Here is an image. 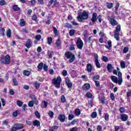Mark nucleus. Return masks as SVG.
<instances>
[{
	"mask_svg": "<svg viewBox=\"0 0 131 131\" xmlns=\"http://www.w3.org/2000/svg\"><path fill=\"white\" fill-rule=\"evenodd\" d=\"M64 59L65 61L69 60V63H73L75 60V55L70 51H67L64 53Z\"/></svg>",
	"mask_w": 131,
	"mask_h": 131,
	"instance_id": "nucleus-1",
	"label": "nucleus"
},
{
	"mask_svg": "<svg viewBox=\"0 0 131 131\" xmlns=\"http://www.w3.org/2000/svg\"><path fill=\"white\" fill-rule=\"evenodd\" d=\"M89 18V12L84 10L82 13L79 12L77 19L79 22H82V20H86Z\"/></svg>",
	"mask_w": 131,
	"mask_h": 131,
	"instance_id": "nucleus-2",
	"label": "nucleus"
},
{
	"mask_svg": "<svg viewBox=\"0 0 131 131\" xmlns=\"http://www.w3.org/2000/svg\"><path fill=\"white\" fill-rule=\"evenodd\" d=\"M62 83V79L60 76H57L56 78L54 77L52 81V83L55 85L56 89H60L61 83Z\"/></svg>",
	"mask_w": 131,
	"mask_h": 131,
	"instance_id": "nucleus-3",
	"label": "nucleus"
},
{
	"mask_svg": "<svg viewBox=\"0 0 131 131\" xmlns=\"http://www.w3.org/2000/svg\"><path fill=\"white\" fill-rule=\"evenodd\" d=\"M98 20V21L99 23H102V21L103 19H102V15H99L98 16V14L96 12H93L92 14V17L91 19V20L92 21V23L93 24H95L96 22H97V20Z\"/></svg>",
	"mask_w": 131,
	"mask_h": 131,
	"instance_id": "nucleus-4",
	"label": "nucleus"
},
{
	"mask_svg": "<svg viewBox=\"0 0 131 131\" xmlns=\"http://www.w3.org/2000/svg\"><path fill=\"white\" fill-rule=\"evenodd\" d=\"M121 30V26L120 25H117L116 28V30L114 31V37L116 40L118 41L119 40V32Z\"/></svg>",
	"mask_w": 131,
	"mask_h": 131,
	"instance_id": "nucleus-5",
	"label": "nucleus"
},
{
	"mask_svg": "<svg viewBox=\"0 0 131 131\" xmlns=\"http://www.w3.org/2000/svg\"><path fill=\"white\" fill-rule=\"evenodd\" d=\"M0 61L3 64H10V62H11V57H10L9 54H7L5 57L2 58Z\"/></svg>",
	"mask_w": 131,
	"mask_h": 131,
	"instance_id": "nucleus-6",
	"label": "nucleus"
},
{
	"mask_svg": "<svg viewBox=\"0 0 131 131\" xmlns=\"http://www.w3.org/2000/svg\"><path fill=\"white\" fill-rule=\"evenodd\" d=\"M23 127H24V125L22 124H14L13 126L12 127L11 131L19 130V129H22Z\"/></svg>",
	"mask_w": 131,
	"mask_h": 131,
	"instance_id": "nucleus-7",
	"label": "nucleus"
},
{
	"mask_svg": "<svg viewBox=\"0 0 131 131\" xmlns=\"http://www.w3.org/2000/svg\"><path fill=\"white\" fill-rule=\"evenodd\" d=\"M65 82L68 89H72L73 84L72 82L70 80V78L68 77H67L65 79Z\"/></svg>",
	"mask_w": 131,
	"mask_h": 131,
	"instance_id": "nucleus-8",
	"label": "nucleus"
},
{
	"mask_svg": "<svg viewBox=\"0 0 131 131\" xmlns=\"http://www.w3.org/2000/svg\"><path fill=\"white\" fill-rule=\"evenodd\" d=\"M94 57L95 58V63L97 68H101V66L100 64V62H99V56L98 54L94 53Z\"/></svg>",
	"mask_w": 131,
	"mask_h": 131,
	"instance_id": "nucleus-9",
	"label": "nucleus"
},
{
	"mask_svg": "<svg viewBox=\"0 0 131 131\" xmlns=\"http://www.w3.org/2000/svg\"><path fill=\"white\" fill-rule=\"evenodd\" d=\"M76 45L79 50H82V47H83V42L80 38H79L77 39L76 42Z\"/></svg>",
	"mask_w": 131,
	"mask_h": 131,
	"instance_id": "nucleus-10",
	"label": "nucleus"
},
{
	"mask_svg": "<svg viewBox=\"0 0 131 131\" xmlns=\"http://www.w3.org/2000/svg\"><path fill=\"white\" fill-rule=\"evenodd\" d=\"M110 24L112 25V26H116V25H118V22H117V20L115 19L114 18L110 17L108 19Z\"/></svg>",
	"mask_w": 131,
	"mask_h": 131,
	"instance_id": "nucleus-11",
	"label": "nucleus"
},
{
	"mask_svg": "<svg viewBox=\"0 0 131 131\" xmlns=\"http://www.w3.org/2000/svg\"><path fill=\"white\" fill-rule=\"evenodd\" d=\"M120 117L122 121H126L128 119V116L125 114H121L120 115Z\"/></svg>",
	"mask_w": 131,
	"mask_h": 131,
	"instance_id": "nucleus-12",
	"label": "nucleus"
},
{
	"mask_svg": "<svg viewBox=\"0 0 131 131\" xmlns=\"http://www.w3.org/2000/svg\"><path fill=\"white\" fill-rule=\"evenodd\" d=\"M66 117H65V115L59 114L58 115V119L59 120L60 122H64L65 121Z\"/></svg>",
	"mask_w": 131,
	"mask_h": 131,
	"instance_id": "nucleus-13",
	"label": "nucleus"
},
{
	"mask_svg": "<svg viewBox=\"0 0 131 131\" xmlns=\"http://www.w3.org/2000/svg\"><path fill=\"white\" fill-rule=\"evenodd\" d=\"M91 89V85L90 83H85L83 86H82V90L83 91H89Z\"/></svg>",
	"mask_w": 131,
	"mask_h": 131,
	"instance_id": "nucleus-14",
	"label": "nucleus"
},
{
	"mask_svg": "<svg viewBox=\"0 0 131 131\" xmlns=\"http://www.w3.org/2000/svg\"><path fill=\"white\" fill-rule=\"evenodd\" d=\"M61 43H62L61 42V39L60 38V37H58L55 42V45L57 48H60L61 49Z\"/></svg>",
	"mask_w": 131,
	"mask_h": 131,
	"instance_id": "nucleus-15",
	"label": "nucleus"
},
{
	"mask_svg": "<svg viewBox=\"0 0 131 131\" xmlns=\"http://www.w3.org/2000/svg\"><path fill=\"white\" fill-rule=\"evenodd\" d=\"M53 6L55 7V6H57V5H58V4H59V2H57V0H50V2H49V6H52V5H53Z\"/></svg>",
	"mask_w": 131,
	"mask_h": 131,
	"instance_id": "nucleus-16",
	"label": "nucleus"
},
{
	"mask_svg": "<svg viewBox=\"0 0 131 131\" xmlns=\"http://www.w3.org/2000/svg\"><path fill=\"white\" fill-rule=\"evenodd\" d=\"M33 125L34 126H37V127H39L40 126V121L35 120L33 121Z\"/></svg>",
	"mask_w": 131,
	"mask_h": 131,
	"instance_id": "nucleus-17",
	"label": "nucleus"
},
{
	"mask_svg": "<svg viewBox=\"0 0 131 131\" xmlns=\"http://www.w3.org/2000/svg\"><path fill=\"white\" fill-rule=\"evenodd\" d=\"M108 46L105 45V48L106 49H108V50H111V48H112V41L111 40H108L107 41Z\"/></svg>",
	"mask_w": 131,
	"mask_h": 131,
	"instance_id": "nucleus-18",
	"label": "nucleus"
},
{
	"mask_svg": "<svg viewBox=\"0 0 131 131\" xmlns=\"http://www.w3.org/2000/svg\"><path fill=\"white\" fill-rule=\"evenodd\" d=\"M111 79H112V81H113V82H115V83H118V78H117L115 76H111Z\"/></svg>",
	"mask_w": 131,
	"mask_h": 131,
	"instance_id": "nucleus-19",
	"label": "nucleus"
},
{
	"mask_svg": "<svg viewBox=\"0 0 131 131\" xmlns=\"http://www.w3.org/2000/svg\"><path fill=\"white\" fill-rule=\"evenodd\" d=\"M43 67V62H40L37 66V69L38 71H41L42 70V68Z\"/></svg>",
	"mask_w": 131,
	"mask_h": 131,
	"instance_id": "nucleus-20",
	"label": "nucleus"
},
{
	"mask_svg": "<svg viewBox=\"0 0 131 131\" xmlns=\"http://www.w3.org/2000/svg\"><path fill=\"white\" fill-rule=\"evenodd\" d=\"M34 85L36 89V90H38L39 88H40V83L38 81H36L34 83Z\"/></svg>",
	"mask_w": 131,
	"mask_h": 131,
	"instance_id": "nucleus-21",
	"label": "nucleus"
},
{
	"mask_svg": "<svg viewBox=\"0 0 131 131\" xmlns=\"http://www.w3.org/2000/svg\"><path fill=\"white\" fill-rule=\"evenodd\" d=\"M86 70L88 72H92V64L88 63L86 65Z\"/></svg>",
	"mask_w": 131,
	"mask_h": 131,
	"instance_id": "nucleus-22",
	"label": "nucleus"
},
{
	"mask_svg": "<svg viewBox=\"0 0 131 131\" xmlns=\"http://www.w3.org/2000/svg\"><path fill=\"white\" fill-rule=\"evenodd\" d=\"M33 104H35V105H38V100L35 95H33Z\"/></svg>",
	"mask_w": 131,
	"mask_h": 131,
	"instance_id": "nucleus-23",
	"label": "nucleus"
},
{
	"mask_svg": "<svg viewBox=\"0 0 131 131\" xmlns=\"http://www.w3.org/2000/svg\"><path fill=\"white\" fill-rule=\"evenodd\" d=\"M27 49H29L31 47V40H28L26 42V45Z\"/></svg>",
	"mask_w": 131,
	"mask_h": 131,
	"instance_id": "nucleus-24",
	"label": "nucleus"
},
{
	"mask_svg": "<svg viewBox=\"0 0 131 131\" xmlns=\"http://www.w3.org/2000/svg\"><path fill=\"white\" fill-rule=\"evenodd\" d=\"M58 128H59V126L54 125V126L51 127L49 128V131H54V130L58 129Z\"/></svg>",
	"mask_w": 131,
	"mask_h": 131,
	"instance_id": "nucleus-25",
	"label": "nucleus"
},
{
	"mask_svg": "<svg viewBox=\"0 0 131 131\" xmlns=\"http://www.w3.org/2000/svg\"><path fill=\"white\" fill-rule=\"evenodd\" d=\"M25 21L24 20V19H21L20 23L18 24V25L20 26L21 27H23V26H25Z\"/></svg>",
	"mask_w": 131,
	"mask_h": 131,
	"instance_id": "nucleus-26",
	"label": "nucleus"
},
{
	"mask_svg": "<svg viewBox=\"0 0 131 131\" xmlns=\"http://www.w3.org/2000/svg\"><path fill=\"white\" fill-rule=\"evenodd\" d=\"M92 78L93 81L99 80V79H100V75L93 76Z\"/></svg>",
	"mask_w": 131,
	"mask_h": 131,
	"instance_id": "nucleus-27",
	"label": "nucleus"
},
{
	"mask_svg": "<svg viewBox=\"0 0 131 131\" xmlns=\"http://www.w3.org/2000/svg\"><path fill=\"white\" fill-rule=\"evenodd\" d=\"M114 4L112 3H106V8L107 9H112Z\"/></svg>",
	"mask_w": 131,
	"mask_h": 131,
	"instance_id": "nucleus-28",
	"label": "nucleus"
},
{
	"mask_svg": "<svg viewBox=\"0 0 131 131\" xmlns=\"http://www.w3.org/2000/svg\"><path fill=\"white\" fill-rule=\"evenodd\" d=\"M90 116L91 118H93V119L97 118V112H92Z\"/></svg>",
	"mask_w": 131,
	"mask_h": 131,
	"instance_id": "nucleus-29",
	"label": "nucleus"
},
{
	"mask_svg": "<svg viewBox=\"0 0 131 131\" xmlns=\"http://www.w3.org/2000/svg\"><path fill=\"white\" fill-rule=\"evenodd\" d=\"M11 34H12V32L11 31V29H8L7 30V33H6V35L7 36V37H8V38H10L11 36Z\"/></svg>",
	"mask_w": 131,
	"mask_h": 131,
	"instance_id": "nucleus-30",
	"label": "nucleus"
},
{
	"mask_svg": "<svg viewBox=\"0 0 131 131\" xmlns=\"http://www.w3.org/2000/svg\"><path fill=\"white\" fill-rule=\"evenodd\" d=\"M34 114L37 119H40V113L38 111L35 112Z\"/></svg>",
	"mask_w": 131,
	"mask_h": 131,
	"instance_id": "nucleus-31",
	"label": "nucleus"
},
{
	"mask_svg": "<svg viewBox=\"0 0 131 131\" xmlns=\"http://www.w3.org/2000/svg\"><path fill=\"white\" fill-rule=\"evenodd\" d=\"M112 68H113L112 64L110 63L107 64V69L108 72H111V71H112Z\"/></svg>",
	"mask_w": 131,
	"mask_h": 131,
	"instance_id": "nucleus-32",
	"label": "nucleus"
},
{
	"mask_svg": "<svg viewBox=\"0 0 131 131\" xmlns=\"http://www.w3.org/2000/svg\"><path fill=\"white\" fill-rule=\"evenodd\" d=\"M48 57L49 59H52L53 58V55H54V52L53 51H48Z\"/></svg>",
	"mask_w": 131,
	"mask_h": 131,
	"instance_id": "nucleus-33",
	"label": "nucleus"
},
{
	"mask_svg": "<svg viewBox=\"0 0 131 131\" xmlns=\"http://www.w3.org/2000/svg\"><path fill=\"white\" fill-rule=\"evenodd\" d=\"M80 110L79 108H76L75 111V114L76 116H79L80 115Z\"/></svg>",
	"mask_w": 131,
	"mask_h": 131,
	"instance_id": "nucleus-34",
	"label": "nucleus"
},
{
	"mask_svg": "<svg viewBox=\"0 0 131 131\" xmlns=\"http://www.w3.org/2000/svg\"><path fill=\"white\" fill-rule=\"evenodd\" d=\"M20 111L19 110H16L15 112H14L12 114L13 117H17L18 116V114H19V113Z\"/></svg>",
	"mask_w": 131,
	"mask_h": 131,
	"instance_id": "nucleus-35",
	"label": "nucleus"
},
{
	"mask_svg": "<svg viewBox=\"0 0 131 131\" xmlns=\"http://www.w3.org/2000/svg\"><path fill=\"white\" fill-rule=\"evenodd\" d=\"M43 69L45 72H48V71H49V66H48V64H44L43 66Z\"/></svg>",
	"mask_w": 131,
	"mask_h": 131,
	"instance_id": "nucleus-36",
	"label": "nucleus"
},
{
	"mask_svg": "<svg viewBox=\"0 0 131 131\" xmlns=\"http://www.w3.org/2000/svg\"><path fill=\"white\" fill-rule=\"evenodd\" d=\"M120 66L122 69H124L125 68V62L124 61H120Z\"/></svg>",
	"mask_w": 131,
	"mask_h": 131,
	"instance_id": "nucleus-37",
	"label": "nucleus"
},
{
	"mask_svg": "<svg viewBox=\"0 0 131 131\" xmlns=\"http://www.w3.org/2000/svg\"><path fill=\"white\" fill-rule=\"evenodd\" d=\"M64 27L66 28H70L71 29L73 28L72 25H71L69 23H67L64 26Z\"/></svg>",
	"mask_w": 131,
	"mask_h": 131,
	"instance_id": "nucleus-38",
	"label": "nucleus"
},
{
	"mask_svg": "<svg viewBox=\"0 0 131 131\" xmlns=\"http://www.w3.org/2000/svg\"><path fill=\"white\" fill-rule=\"evenodd\" d=\"M85 97H86V98H91L93 97V94H92L91 92H87L85 95Z\"/></svg>",
	"mask_w": 131,
	"mask_h": 131,
	"instance_id": "nucleus-39",
	"label": "nucleus"
},
{
	"mask_svg": "<svg viewBox=\"0 0 131 131\" xmlns=\"http://www.w3.org/2000/svg\"><path fill=\"white\" fill-rule=\"evenodd\" d=\"M74 33H75V30L72 29L69 31V35L70 36H73L74 35Z\"/></svg>",
	"mask_w": 131,
	"mask_h": 131,
	"instance_id": "nucleus-40",
	"label": "nucleus"
},
{
	"mask_svg": "<svg viewBox=\"0 0 131 131\" xmlns=\"http://www.w3.org/2000/svg\"><path fill=\"white\" fill-rule=\"evenodd\" d=\"M47 41L48 45H52V42H53V38H52V37H49L47 38Z\"/></svg>",
	"mask_w": 131,
	"mask_h": 131,
	"instance_id": "nucleus-41",
	"label": "nucleus"
},
{
	"mask_svg": "<svg viewBox=\"0 0 131 131\" xmlns=\"http://www.w3.org/2000/svg\"><path fill=\"white\" fill-rule=\"evenodd\" d=\"M12 9L14 11H20V8L18 7V5H14L12 7Z\"/></svg>",
	"mask_w": 131,
	"mask_h": 131,
	"instance_id": "nucleus-42",
	"label": "nucleus"
},
{
	"mask_svg": "<svg viewBox=\"0 0 131 131\" xmlns=\"http://www.w3.org/2000/svg\"><path fill=\"white\" fill-rule=\"evenodd\" d=\"M23 75H26V76H29L30 75V72L29 71L25 70L23 72Z\"/></svg>",
	"mask_w": 131,
	"mask_h": 131,
	"instance_id": "nucleus-43",
	"label": "nucleus"
},
{
	"mask_svg": "<svg viewBox=\"0 0 131 131\" xmlns=\"http://www.w3.org/2000/svg\"><path fill=\"white\" fill-rule=\"evenodd\" d=\"M76 122H77V121L75 119H74L73 121H72V122L70 123H69L68 124V126H70V125H74V124H75V123H76Z\"/></svg>",
	"mask_w": 131,
	"mask_h": 131,
	"instance_id": "nucleus-44",
	"label": "nucleus"
},
{
	"mask_svg": "<svg viewBox=\"0 0 131 131\" xmlns=\"http://www.w3.org/2000/svg\"><path fill=\"white\" fill-rule=\"evenodd\" d=\"M12 81L13 82V84L15 86L18 85L19 83H18V81H17V79L15 78H14L12 80Z\"/></svg>",
	"mask_w": 131,
	"mask_h": 131,
	"instance_id": "nucleus-45",
	"label": "nucleus"
},
{
	"mask_svg": "<svg viewBox=\"0 0 131 131\" xmlns=\"http://www.w3.org/2000/svg\"><path fill=\"white\" fill-rule=\"evenodd\" d=\"M35 39H36V40H37L38 41H39V40H40V39H41V35H40V34L36 35L35 36Z\"/></svg>",
	"mask_w": 131,
	"mask_h": 131,
	"instance_id": "nucleus-46",
	"label": "nucleus"
},
{
	"mask_svg": "<svg viewBox=\"0 0 131 131\" xmlns=\"http://www.w3.org/2000/svg\"><path fill=\"white\" fill-rule=\"evenodd\" d=\"M48 115L50 118H54V112L51 111H49Z\"/></svg>",
	"mask_w": 131,
	"mask_h": 131,
	"instance_id": "nucleus-47",
	"label": "nucleus"
},
{
	"mask_svg": "<svg viewBox=\"0 0 131 131\" xmlns=\"http://www.w3.org/2000/svg\"><path fill=\"white\" fill-rule=\"evenodd\" d=\"M106 100V97L105 96H103V97H102L101 98V99L99 100V101H101V104H102V105H104V104H105V100Z\"/></svg>",
	"mask_w": 131,
	"mask_h": 131,
	"instance_id": "nucleus-48",
	"label": "nucleus"
},
{
	"mask_svg": "<svg viewBox=\"0 0 131 131\" xmlns=\"http://www.w3.org/2000/svg\"><path fill=\"white\" fill-rule=\"evenodd\" d=\"M60 100L62 103H65V102H66V98H65V96L62 95L60 97Z\"/></svg>",
	"mask_w": 131,
	"mask_h": 131,
	"instance_id": "nucleus-49",
	"label": "nucleus"
},
{
	"mask_svg": "<svg viewBox=\"0 0 131 131\" xmlns=\"http://www.w3.org/2000/svg\"><path fill=\"white\" fill-rule=\"evenodd\" d=\"M17 105L18 106V107H22V105H23V102L20 101V100H17Z\"/></svg>",
	"mask_w": 131,
	"mask_h": 131,
	"instance_id": "nucleus-50",
	"label": "nucleus"
},
{
	"mask_svg": "<svg viewBox=\"0 0 131 131\" xmlns=\"http://www.w3.org/2000/svg\"><path fill=\"white\" fill-rule=\"evenodd\" d=\"M0 31L1 32L2 35H3V36H5V31H6V30L5 29V28H1L0 29Z\"/></svg>",
	"mask_w": 131,
	"mask_h": 131,
	"instance_id": "nucleus-51",
	"label": "nucleus"
},
{
	"mask_svg": "<svg viewBox=\"0 0 131 131\" xmlns=\"http://www.w3.org/2000/svg\"><path fill=\"white\" fill-rule=\"evenodd\" d=\"M122 81H123V80L122 79V77L119 78L118 80V83L119 85H121V84L122 83Z\"/></svg>",
	"mask_w": 131,
	"mask_h": 131,
	"instance_id": "nucleus-52",
	"label": "nucleus"
},
{
	"mask_svg": "<svg viewBox=\"0 0 131 131\" xmlns=\"http://www.w3.org/2000/svg\"><path fill=\"white\" fill-rule=\"evenodd\" d=\"M104 119L106 121H108V120H109V114L108 113L105 114Z\"/></svg>",
	"mask_w": 131,
	"mask_h": 131,
	"instance_id": "nucleus-53",
	"label": "nucleus"
},
{
	"mask_svg": "<svg viewBox=\"0 0 131 131\" xmlns=\"http://www.w3.org/2000/svg\"><path fill=\"white\" fill-rule=\"evenodd\" d=\"M110 98L111 99L112 101H114L115 100V96H114V94L113 93H111L110 94Z\"/></svg>",
	"mask_w": 131,
	"mask_h": 131,
	"instance_id": "nucleus-54",
	"label": "nucleus"
},
{
	"mask_svg": "<svg viewBox=\"0 0 131 131\" xmlns=\"http://www.w3.org/2000/svg\"><path fill=\"white\" fill-rule=\"evenodd\" d=\"M88 35H89V31H88V30H85L83 32V36L84 37H86Z\"/></svg>",
	"mask_w": 131,
	"mask_h": 131,
	"instance_id": "nucleus-55",
	"label": "nucleus"
},
{
	"mask_svg": "<svg viewBox=\"0 0 131 131\" xmlns=\"http://www.w3.org/2000/svg\"><path fill=\"white\" fill-rule=\"evenodd\" d=\"M130 96H131V90L128 89V91L127 92V93H126V97L129 98Z\"/></svg>",
	"mask_w": 131,
	"mask_h": 131,
	"instance_id": "nucleus-56",
	"label": "nucleus"
},
{
	"mask_svg": "<svg viewBox=\"0 0 131 131\" xmlns=\"http://www.w3.org/2000/svg\"><path fill=\"white\" fill-rule=\"evenodd\" d=\"M74 118V115L73 114H70L68 116L69 120H72Z\"/></svg>",
	"mask_w": 131,
	"mask_h": 131,
	"instance_id": "nucleus-57",
	"label": "nucleus"
},
{
	"mask_svg": "<svg viewBox=\"0 0 131 131\" xmlns=\"http://www.w3.org/2000/svg\"><path fill=\"white\" fill-rule=\"evenodd\" d=\"M119 111L120 113H124L125 112V108H124V107H121L119 108Z\"/></svg>",
	"mask_w": 131,
	"mask_h": 131,
	"instance_id": "nucleus-58",
	"label": "nucleus"
},
{
	"mask_svg": "<svg viewBox=\"0 0 131 131\" xmlns=\"http://www.w3.org/2000/svg\"><path fill=\"white\" fill-rule=\"evenodd\" d=\"M128 47H125L123 50V53H124V54H126V53L128 52Z\"/></svg>",
	"mask_w": 131,
	"mask_h": 131,
	"instance_id": "nucleus-59",
	"label": "nucleus"
},
{
	"mask_svg": "<svg viewBox=\"0 0 131 131\" xmlns=\"http://www.w3.org/2000/svg\"><path fill=\"white\" fill-rule=\"evenodd\" d=\"M28 105L29 107H33V101H29Z\"/></svg>",
	"mask_w": 131,
	"mask_h": 131,
	"instance_id": "nucleus-60",
	"label": "nucleus"
},
{
	"mask_svg": "<svg viewBox=\"0 0 131 131\" xmlns=\"http://www.w3.org/2000/svg\"><path fill=\"white\" fill-rule=\"evenodd\" d=\"M94 82H95L96 88H100V81H95Z\"/></svg>",
	"mask_w": 131,
	"mask_h": 131,
	"instance_id": "nucleus-61",
	"label": "nucleus"
},
{
	"mask_svg": "<svg viewBox=\"0 0 131 131\" xmlns=\"http://www.w3.org/2000/svg\"><path fill=\"white\" fill-rule=\"evenodd\" d=\"M6 5V1L1 0L0 1V6H5Z\"/></svg>",
	"mask_w": 131,
	"mask_h": 131,
	"instance_id": "nucleus-62",
	"label": "nucleus"
},
{
	"mask_svg": "<svg viewBox=\"0 0 131 131\" xmlns=\"http://www.w3.org/2000/svg\"><path fill=\"white\" fill-rule=\"evenodd\" d=\"M68 74L67 71L66 70H63L62 71V75L63 76H66Z\"/></svg>",
	"mask_w": 131,
	"mask_h": 131,
	"instance_id": "nucleus-63",
	"label": "nucleus"
},
{
	"mask_svg": "<svg viewBox=\"0 0 131 131\" xmlns=\"http://www.w3.org/2000/svg\"><path fill=\"white\" fill-rule=\"evenodd\" d=\"M77 130H78V128L76 126L70 129V131H77Z\"/></svg>",
	"mask_w": 131,
	"mask_h": 131,
	"instance_id": "nucleus-64",
	"label": "nucleus"
}]
</instances>
